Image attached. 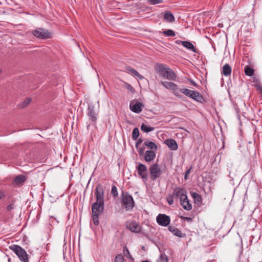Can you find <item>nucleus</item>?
<instances>
[{"mask_svg":"<svg viewBox=\"0 0 262 262\" xmlns=\"http://www.w3.org/2000/svg\"><path fill=\"white\" fill-rule=\"evenodd\" d=\"M155 69L158 72L160 76L168 80H176L177 78L176 74L166 65L158 63L156 64Z\"/></svg>","mask_w":262,"mask_h":262,"instance_id":"nucleus-1","label":"nucleus"},{"mask_svg":"<svg viewBox=\"0 0 262 262\" xmlns=\"http://www.w3.org/2000/svg\"><path fill=\"white\" fill-rule=\"evenodd\" d=\"M121 202L122 206L126 211L132 210L135 205L133 196L127 192H123L122 193Z\"/></svg>","mask_w":262,"mask_h":262,"instance_id":"nucleus-2","label":"nucleus"},{"mask_svg":"<svg viewBox=\"0 0 262 262\" xmlns=\"http://www.w3.org/2000/svg\"><path fill=\"white\" fill-rule=\"evenodd\" d=\"M10 249L17 255L20 261L23 262H29L27 252L20 246L13 245L10 247Z\"/></svg>","mask_w":262,"mask_h":262,"instance_id":"nucleus-3","label":"nucleus"},{"mask_svg":"<svg viewBox=\"0 0 262 262\" xmlns=\"http://www.w3.org/2000/svg\"><path fill=\"white\" fill-rule=\"evenodd\" d=\"M98 104L99 105V101H98ZM87 111V115L89 120L93 123H96L99 114V106L96 108L93 103H90L88 105Z\"/></svg>","mask_w":262,"mask_h":262,"instance_id":"nucleus-4","label":"nucleus"},{"mask_svg":"<svg viewBox=\"0 0 262 262\" xmlns=\"http://www.w3.org/2000/svg\"><path fill=\"white\" fill-rule=\"evenodd\" d=\"M179 91L186 96L198 102H201L203 99L202 96L201 95L199 92L187 89H180Z\"/></svg>","mask_w":262,"mask_h":262,"instance_id":"nucleus-5","label":"nucleus"},{"mask_svg":"<svg viewBox=\"0 0 262 262\" xmlns=\"http://www.w3.org/2000/svg\"><path fill=\"white\" fill-rule=\"evenodd\" d=\"M32 34L36 37L42 39L49 38L51 37V33L47 30L42 28H37L32 30Z\"/></svg>","mask_w":262,"mask_h":262,"instance_id":"nucleus-6","label":"nucleus"},{"mask_svg":"<svg viewBox=\"0 0 262 262\" xmlns=\"http://www.w3.org/2000/svg\"><path fill=\"white\" fill-rule=\"evenodd\" d=\"M149 169L150 174V178L153 181H155L157 178H159L162 174V170L159 165L157 163L151 165Z\"/></svg>","mask_w":262,"mask_h":262,"instance_id":"nucleus-7","label":"nucleus"},{"mask_svg":"<svg viewBox=\"0 0 262 262\" xmlns=\"http://www.w3.org/2000/svg\"><path fill=\"white\" fill-rule=\"evenodd\" d=\"M157 223L161 226L166 227L170 222V218L165 214H159L156 218Z\"/></svg>","mask_w":262,"mask_h":262,"instance_id":"nucleus-8","label":"nucleus"},{"mask_svg":"<svg viewBox=\"0 0 262 262\" xmlns=\"http://www.w3.org/2000/svg\"><path fill=\"white\" fill-rule=\"evenodd\" d=\"M172 195L175 199H179L180 201L187 195V192L184 188L178 187L173 189Z\"/></svg>","mask_w":262,"mask_h":262,"instance_id":"nucleus-9","label":"nucleus"},{"mask_svg":"<svg viewBox=\"0 0 262 262\" xmlns=\"http://www.w3.org/2000/svg\"><path fill=\"white\" fill-rule=\"evenodd\" d=\"M95 193L96 197V201L104 203V189L102 185L98 184L95 188Z\"/></svg>","mask_w":262,"mask_h":262,"instance_id":"nucleus-10","label":"nucleus"},{"mask_svg":"<svg viewBox=\"0 0 262 262\" xmlns=\"http://www.w3.org/2000/svg\"><path fill=\"white\" fill-rule=\"evenodd\" d=\"M161 84L162 85H163L166 89L171 90V91H172V92H173V93L174 94V95L176 96H178L179 97H180V96H179V95L177 94V93L179 91V90L178 88V86L176 84H175L173 82H167V81H165V82L162 81V82H161Z\"/></svg>","mask_w":262,"mask_h":262,"instance_id":"nucleus-11","label":"nucleus"},{"mask_svg":"<svg viewBox=\"0 0 262 262\" xmlns=\"http://www.w3.org/2000/svg\"><path fill=\"white\" fill-rule=\"evenodd\" d=\"M126 228L134 233H140L141 231V227L139 226V224L135 221L127 223Z\"/></svg>","mask_w":262,"mask_h":262,"instance_id":"nucleus-12","label":"nucleus"},{"mask_svg":"<svg viewBox=\"0 0 262 262\" xmlns=\"http://www.w3.org/2000/svg\"><path fill=\"white\" fill-rule=\"evenodd\" d=\"M138 174L143 179L146 180L147 178V168L143 164L140 163L137 168Z\"/></svg>","mask_w":262,"mask_h":262,"instance_id":"nucleus-13","label":"nucleus"},{"mask_svg":"<svg viewBox=\"0 0 262 262\" xmlns=\"http://www.w3.org/2000/svg\"><path fill=\"white\" fill-rule=\"evenodd\" d=\"M104 204L103 202H94L92 206V213L101 214L104 210Z\"/></svg>","mask_w":262,"mask_h":262,"instance_id":"nucleus-14","label":"nucleus"},{"mask_svg":"<svg viewBox=\"0 0 262 262\" xmlns=\"http://www.w3.org/2000/svg\"><path fill=\"white\" fill-rule=\"evenodd\" d=\"M143 104L140 102H136L133 104L130 103L129 107L130 110L135 113H140L142 111Z\"/></svg>","mask_w":262,"mask_h":262,"instance_id":"nucleus-15","label":"nucleus"},{"mask_svg":"<svg viewBox=\"0 0 262 262\" xmlns=\"http://www.w3.org/2000/svg\"><path fill=\"white\" fill-rule=\"evenodd\" d=\"M164 142L170 150H176L178 148L177 143L174 139H166Z\"/></svg>","mask_w":262,"mask_h":262,"instance_id":"nucleus-16","label":"nucleus"},{"mask_svg":"<svg viewBox=\"0 0 262 262\" xmlns=\"http://www.w3.org/2000/svg\"><path fill=\"white\" fill-rule=\"evenodd\" d=\"M180 204L186 210H190L192 209V205L189 203L187 195L180 200Z\"/></svg>","mask_w":262,"mask_h":262,"instance_id":"nucleus-17","label":"nucleus"},{"mask_svg":"<svg viewBox=\"0 0 262 262\" xmlns=\"http://www.w3.org/2000/svg\"><path fill=\"white\" fill-rule=\"evenodd\" d=\"M144 160L147 162H150L152 161L156 157V153L153 150H146L143 155Z\"/></svg>","mask_w":262,"mask_h":262,"instance_id":"nucleus-18","label":"nucleus"},{"mask_svg":"<svg viewBox=\"0 0 262 262\" xmlns=\"http://www.w3.org/2000/svg\"><path fill=\"white\" fill-rule=\"evenodd\" d=\"M169 231L173 233V235L179 237H183L185 236L178 228L173 226H170L168 227Z\"/></svg>","mask_w":262,"mask_h":262,"instance_id":"nucleus-19","label":"nucleus"},{"mask_svg":"<svg viewBox=\"0 0 262 262\" xmlns=\"http://www.w3.org/2000/svg\"><path fill=\"white\" fill-rule=\"evenodd\" d=\"M126 70L128 73L132 75L137 77L140 79H142L144 78L143 76L141 75L137 70L131 68L130 67H127L126 68Z\"/></svg>","mask_w":262,"mask_h":262,"instance_id":"nucleus-20","label":"nucleus"},{"mask_svg":"<svg viewBox=\"0 0 262 262\" xmlns=\"http://www.w3.org/2000/svg\"><path fill=\"white\" fill-rule=\"evenodd\" d=\"M164 20L168 23H171L174 21L173 15L169 11H165L164 12Z\"/></svg>","mask_w":262,"mask_h":262,"instance_id":"nucleus-21","label":"nucleus"},{"mask_svg":"<svg viewBox=\"0 0 262 262\" xmlns=\"http://www.w3.org/2000/svg\"><path fill=\"white\" fill-rule=\"evenodd\" d=\"M231 71L232 69L231 66L229 64L226 63L223 67L222 73L225 76L227 77L231 75Z\"/></svg>","mask_w":262,"mask_h":262,"instance_id":"nucleus-22","label":"nucleus"},{"mask_svg":"<svg viewBox=\"0 0 262 262\" xmlns=\"http://www.w3.org/2000/svg\"><path fill=\"white\" fill-rule=\"evenodd\" d=\"M182 45L186 49L192 51L194 53H196V49L194 47L193 44L188 41H183Z\"/></svg>","mask_w":262,"mask_h":262,"instance_id":"nucleus-23","label":"nucleus"},{"mask_svg":"<svg viewBox=\"0 0 262 262\" xmlns=\"http://www.w3.org/2000/svg\"><path fill=\"white\" fill-rule=\"evenodd\" d=\"M26 180V177L22 174H19L16 176L14 180V183L16 185H18L23 183Z\"/></svg>","mask_w":262,"mask_h":262,"instance_id":"nucleus-24","label":"nucleus"},{"mask_svg":"<svg viewBox=\"0 0 262 262\" xmlns=\"http://www.w3.org/2000/svg\"><path fill=\"white\" fill-rule=\"evenodd\" d=\"M144 145L148 147L152 150L154 149L155 150H157V145L152 141H145L144 143Z\"/></svg>","mask_w":262,"mask_h":262,"instance_id":"nucleus-25","label":"nucleus"},{"mask_svg":"<svg viewBox=\"0 0 262 262\" xmlns=\"http://www.w3.org/2000/svg\"><path fill=\"white\" fill-rule=\"evenodd\" d=\"M245 73L247 76H251L254 75V71L250 67L246 66L245 67Z\"/></svg>","mask_w":262,"mask_h":262,"instance_id":"nucleus-26","label":"nucleus"},{"mask_svg":"<svg viewBox=\"0 0 262 262\" xmlns=\"http://www.w3.org/2000/svg\"><path fill=\"white\" fill-rule=\"evenodd\" d=\"M141 130L146 133H148L154 130V128L152 127L147 126L144 124H142L141 126Z\"/></svg>","mask_w":262,"mask_h":262,"instance_id":"nucleus-27","label":"nucleus"},{"mask_svg":"<svg viewBox=\"0 0 262 262\" xmlns=\"http://www.w3.org/2000/svg\"><path fill=\"white\" fill-rule=\"evenodd\" d=\"M139 136V130L137 127L134 128L132 134V138L134 140H136Z\"/></svg>","mask_w":262,"mask_h":262,"instance_id":"nucleus-28","label":"nucleus"},{"mask_svg":"<svg viewBox=\"0 0 262 262\" xmlns=\"http://www.w3.org/2000/svg\"><path fill=\"white\" fill-rule=\"evenodd\" d=\"M163 34L167 36H174L176 35L175 32L171 30L168 29L163 32Z\"/></svg>","mask_w":262,"mask_h":262,"instance_id":"nucleus-29","label":"nucleus"},{"mask_svg":"<svg viewBox=\"0 0 262 262\" xmlns=\"http://www.w3.org/2000/svg\"><path fill=\"white\" fill-rule=\"evenodd\" d=\"M31 101V99L30 98H28L23 103L19 104L18 106L20 108H24L27 106Z\"/></svg>","mask_w":262,"mask_h":262,"instance_id":"nucleus-30","label":"nucleus"},{"mask_svg":"<svg viewBox=\"0 0 262 262\" xmlns=\"http://www.w3.org/2000/svg\"><path fill=\"white\" fill-rule=\"evenodd\" d=\"M93 214V221L94 222V224L95 225H97L99 224V214L95 213H92Z\"/></svg>","mask_w":262,"mask_h":262,"instance_id":"nucleus-31","label":"nucleus"},{"mask_svg":"<svg viewBox=\"0 0 262 262\" xmlns=\"http://www.w3.org/2000/svg\"><path fill=\"white\" fill-rule=\"evenodd\" d=\"M138 150V151L139 152V154L140 156H143V155L145 154V147L144 145L139 147L138 146V148H136Z\"/></svg>","mask_w":262,"mask_h":262,"instance_id":"nucleus-32","label":"nucleus"},{"mask_svg":"<svg viewBox=\"0 0 262 262\" xmlns=\"http://www.w3.org/2000/svg\"><path fill=\"white\" fill-rule=\"evenodd\" d=\"M147 3L151 5H155L163 3V0H147Z\"/></svg>","mask_w":262,"mask_h":262,"instance_id":"nucleus-33","label":"nucleus"},{"mask_svg":"<svg viewBox=\"0 0 262 262\" xmlns=\"http://www.w3.org/2000/svg\"><path fill=\"white\" fill-rule=\"evenodd\" d=\"M157 262H167V258L165 254H161Z\"/></svg>","mask_w":262,"mask_h":262,"instance_id":"nucleus-34","label":"nucleus"},{"mask_svg":"<svg viewBox=\"0 0 262 262\" xmlns=\"http://www.w3.org/2000/svg\"><path fill=\"white\" fill-rule=\"evenodd\" d=\"M174 198L172 194H169L167 196L166 200L168 204L172 205L173 203Z\"/></svg>","mask_w":262,"mask_h":262,"instance_id":"nucleus-35","label":"nucleus"},{"mask_svg":"<svg viewBox=\"0 0 262 262\" xmlns=\"http://www.w3.org/2000/svg\"><path fill=\"white\" fill-rule=\"evenodd\" d=\"M114 262H124V258L121 254L117 255L115 258Z\"/></svg>","mask_w":262,"mask_h":262,"instance_id":"nucleus-36","label":"nucleus"},{"mask_svg":"<svg viewBox=\"0 0 262 262\" xmlns=\"http://www.w3.org/2000/svg\"><path fill=\"white\" fill-rule=\"evenodd\" d=\"M111 193L113 194V195L114 197H116L118 195V191H117V188L115 185H113L111 189Z\"/></svg>","mask_w":262,"mask_h":262,"instance_id":"nucleus-37","label":"nucleus"},{"mask_svg":"<svg viewBox=\"0 0 262 262\" xmlns=\"http://www.w3.org/2000/svg\"><path fill=\"white\" fill-rule=\"evenodd\" d=\"M123 252L124 255L126 256L127 258H130L131 255H130L129 250L127 247H124L123 249Z\"/></svg>","mask_w":262,"mask_h":262,"instance_id":"nucleus-38","label":"nucleus"},{"mask_svg":"<svg viewBox=\"0 0 262 262\" xmlns=\"http://www.w3.org/2000/svg\"><path fill=\"white\" fill-rule=\"evenodd\" d=\"M192 197L197 201L201 200V197L200 194L196 192H193L191 194Z\"/></svg>","mask_w":262,"mask_h":262,"instance_id":"nucleus-39","label":"nucleus"},{"mask_svg":"<svg viewBox=\"0 0 262 262\" xmlns=\"http://www.w3.org/2000/svg\"><path fill=\"white\" fill-rule=\"evenodd\" d=\"M180 219L184 221H187L188 222H191L192 221V219L190 217H185L183 216H180Z\"/></svg>","mask_w":262,"mask_h":262,"instance_id":"nucleus-40","label":"nucleus"},{"mask_svg":"<svg viewBox=\"0 0 262 262\" xmlns=\"http://www.w3.org/2000/svg\"><path fill=\"white\" fill-rule=\"evenodd\" d=\"M255 88L256 90L258 91V92L261 94L262 97V86H260V85L257 84L255 85Z\"/></svg>","mask_w":262,"mask_h":262,"instance_id":"nucleus-41","label":"nucleus"},{"mask_svg":"<svg viewBox=\"0 0 262 262\" xmlns=\"http://www.w3.org/2000/svg\"><path fill=\"white\" fill-rule=\"evenodd\" d=\"M143 142V140L141 138H139L137 141L136 142V145H135V146L136 148H138V146H139V145L141 144Z\"/></svg>","mask_w":262,"mask_h":262,"instance_id":"nucleus-42","label":"nucleus"},{"mask_svg":"<svg viewBox=\"0 0 262 262\" xmlns=\"http://www.w3.org/2000/svg\"><path fill=\"white\" fill-rule=\"evenodd\" d=\"M188 81L190 82V83L193 85L194 86L198 87V85L197 83L192 79L189 78L188 79Z\"/></svg>","mask_w":262,"mask_h":262,"instance_id":"nucleus-43","label":"nucleus"},{"mask_svg":"<svg viewBox=\"0 0 262 262\" xmlns=\"http://www.w3.org/2000/svg\"><path fill=\"white\" fill-rule=\"evenodd\" d=\"M126 88L130 92H134V91L133 87L129 84H127Z\"/></svg>","mask_w":262,"mask_h":262,"instance_id":"nucleus-44","label":"nucleus"},{"mask_svg":"<svg viewBox=\"0 0 262 262\" xmlns=\"http://www.w3.org/2000/svg\"><path fill=\"white\" fill-rule=\"evenodd\" d=\"M6 195V192L3 190H0V200L4 198Z\"/></svg>","mask_w":262,"mask_h":262,"instance_id":"nucleus-45","label":"nucleus"},{"mask_svg":"<svg viewBox=\"0 0 262 262\" xmlns=\"http://www.w3.org/2000/svg\"><path fill=\"white\" fill-rule=\"evenodd\" d=\"M14 208L12 204H10L7 206V210L9 211H11Z\"/></svg>","mask_w":262,"mask_h":262,"instance_id":"nucleus-46","label":"nucleus"},{"mask_svg":"<svg viewBox=\"0 0 262 262\" xmlns=\"http://www.w3.org/2000/svg\"><path fill=\"white\" fill-rule=\"evenodd\" d=\"M190 169H189L185 172V177H184L185 179H187V174H188V173L190 172Z\"/></svg>","mask_w":262,"mask_h":262,"instance_id":"nucleus-47","label":"nucleus"},{"mask_svg":"<svg viewBox=\"0 0 262 262\" xmlns=\"http://www.w3.org/2000/svg\"><path fill=\"white\" fill-rule=\"evenodd\" d=\"M183 41H181V40H176V41H175V42H176L177 44H178V45H180V44L182 45Z\"/></svg>","mask_w":262,"mask_h":262,"instance_id":"nucleus-48","label":"nucleus"},{"mask_svg":"<svg viewBox=\"0 0 262 262\" xmlns=\"http://www.w3.org/2000/svg\"><path fill=\"white\" fill-rule=\"evenodd\" d=\"M141 262H149V261L148 260H143Z\"/></svg>","mask_w":262,"mask_h":262,"instance_id":"nucleus-49","label":"nucleus"}]
</instances>
